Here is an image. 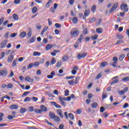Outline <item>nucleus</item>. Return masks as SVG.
<instances>
[{"mask_svg":"<svg viewBox=\"0 0 129 129\" xmlns=\"http://www.w3.org/2000/svg\"><path fill=\"white\" fill-rule=\"evenodd\" d=\"M70 34L72 38H76L79 35V30L77 28H73L71 30Z\"/></svg>","mask_w":129,"mask_h":129,"instance_id":"nucleus-1","label":"nucleus"},{"mask_svg":"<svg viewBox=\"0 0 129 129\" xmlns=\"http://www.w3.org/2000/svg\"><path fill=\"white\" fill-rule=\"evenodd\" d=\"M117 61H118L117 57H113V62H111L110 63V64L111 65V66H112V67H114V68H116V67H118V68H120V66L117 67Z\"/></svg>","mask_w":129,"mask_h":129,"instance_id":"nucleus-2","label":"nucleus"},{"mask_svg":"<svg viewBox=\"0 0 129 129\" xmlns=\"http://www.w3.org/2000/svg\"><path fill=\"white\" fill-rule=\"evenodd\" d=\"M120 8L124 13H127L128 12V8H127V5L126 4H122L120 6Z\"/></svg>","mask_w":129,"mask_h":129,"instance_id":"nucleus-3","label":"nucleus"},{"mask_svg":"<svg viewBox=\"0 0 129 129\" xmlns=\"http://www.w3.org/2000/svg\"><path fill=\"white\" fill-rule=\"evenodd\" d=\"M87 55V53L86 52H80L78 54L77 58L78 59V60H80V59L82 58H85Z\"/></svg>","mask_w":129,"mask_h":129,"instance_id":"nucleus-4","label":"nucleus"},{"mask_svg":"<svg viewBox=\"0 0 129 129\" xmlns=\"http://www.w3.org/2000/svg\"><path fill=\"white\" fill-rule=\"evenodd\" d=\"M117 7H118V3H115L112 7V8L109 10V12L110 14H111L112 12H114V11H116V9H117Z\"/></svg>","mask_w":129,"mask_h":129,"instance_id":"nucleus-5","label":"nucleus"},{"mask_svg":"<svg viewBox=\"0 0 129 129\" xmlns=\"http://www.w3.org/2000/svg\"><path fill=\"white\" fill-rule=\"evenodd\" d=\"M0 75L4 76V77L8 75V70L7 69H4L0 71Z\"/></svg>","mask_w":129,"mask_h":129,"instance_id":"nucleus-6","label":"nucleus"},{"mask_svg":"<svg viewBox=\"0 0 129 129\" xmlns=\"http://www.w3.org/2000/svg\"><path fill=\"white\" fill-rule=\"evenodd\" d=\"M50 103H51L52 105H53V106H54L56 108H62V106H61V105H59L58 104H57V103L54 101H51L50 102Z\"/></svg>","mask_w":129,"mask_h":129,"instance_id":"nucleus-7","label":"nucleus"},{"mask_svg":"<svg viewBox=\"0 0 129 129\" xmlns=\"http://www.w3.org/2000/svg\"><path fill=\"white\" fill-rule=\"evenodd\" d=\"M56 113L58 115H59L60 118H63V111L61 109H57L56 110Z\"/></svg>","mask_w":129,"mask_h":129,"instance_id":"nucleus-8","label":"nucleus"},{"mask_svg":"<svg viewBox=\"0 0 129 129\" xmlns=\"http://www.w3.org/2000/svg\"><path fill=\"white\" fill-rule=\"evenodd\" d=\"M25 81H27V82H29V83H32L34 82V79H31L29 76L26 77L25 78Z\"/></svg>","mask_w":129,"mask_h":129,"instance_id":"nucleus-9","label":"nucleus"},{"mask_svg":"<svg viewBox=\"0 0 129 129\" xmlns=\"http://www.w3.org/2000/svg\"><path fill=\"white\" fill-rule=\"evenodd\" d=\"M13 60H14V55H13V54H10L7 59V62H8V63H11L12 62Z\"/></svg>","mask_w":129,"mask_h":129,"instance_id":"nucleus-10","label":"nucleus"},{"mask_svg":"<svg viewBox=\"0 0 129 129\" xmlns=\"http://www.w3.org/2000/svg\"><path fill=\"white\" fill-rule=\"evenodd\" d=\"M7 43H8V40H4L1 43V48L2 49H3V48H5L6 47V45H7Z\"/></svg>","mask_w":129,"mask_h":129,"instance_id":"nucleus-11","label":"nucleus"},{"mask_svg":"<svg viewBox=\"0 0 129 129\" xmlns=\"http://www.w3.org/2000/svg\"><path fill=\"white\" fill-rule=\"evenodd\" d=\"M36 40V37L35 36H33L31 37V38L28 41H27V43L28 44H31V43H34V42H35Z\"/></svg>","mask_w":129,"mask_h":129,"instance_id":"nucleus-12","label":"nucleus"},{"mask_svg":"<svg viewBox=\"0 0 129 129\" xmlns=\"http://www.w3.org/2000/svg\"><path fill=\"white\" fill-rule=\"evenodd\" d=\"M17 62H18V59L15 58L12 63V66L13 68H15V67H17Z\"/></svg>","mask_w":129,"mask_h":129,"instance_id":"nucleus-13","label":"nucleus"},{"mask_svg":"<svg viewBox=\"0 0 129 129\" xmlns=\"http://www.w3.org/2000/svg\"><path fill=\"white\" fill-rule=\"evenodd\" d=\"M40 108H41V110H42V112H43V111H44L45 112H46V111L48 110L47 107L43 105L40 106Z\"/></svg>","mask_w":129,"mask_h":129,"instance_id":"nucleus-14","label":"nucleus"},{"mask_svg":"<svg viewBox=\"0 0 129 129\" xmlns=\"http://www.w3.org/2000/svg\"><path fill=\"white\" fill-rule=\"evenodd\" d=\"M52 48H53V45L50 44H48L45 47V49L46 50V51H48V50H50Z\"/></svg>","mask_w":129,"mask_h":129,"instance_id":"nucleus-15","label":"nucleus"},{"mask_svg":"<svg viewBox=\"0 0 129 129\" xmlns=\"http://www.w3.org/2000/svg\"><path fill=\"white\" fill-rule=\"evenodd\" d=\"M98 38V35L97 34H95L94 35H92V36H91V39L93 41H95V40H97Z\"/></svg>","mask_w":129,"mask_h":129,"instance_id":"nucleus-16","label":"nucleus"},{"mask_svg":"<svg viewBox=\"0 0 129 129\" xmlns=\"http://www.w3.org/2000/svg\"><path fill=\"white\" fill-rule=\"evenodd\" d=\"M49 115L51 119H53L55 116H56V115H55V113H53L52 112H49Z\"/></svg>","mask_w":129,"mask_h":129,"instance_id":"nucleus-17","label":"nucleus"},{"mask_svg":"<svg viewBox=\"0 0 129 129\" xmlns=\"http://www.w3.org/2000/svg\"><path fill=\"white\" fill-rule=\"evenodd\" d=\"M90 14V10L89 9H86L84 12V16H85V17H88V16H89Z\"/></svg>","mask_w":129,"mask_h":129,"instance_id":"nucleus-18","label":"nucleus"},{"mask_svg":"<svg viewBox=\"0 0 129 129\" xmlns=\"http://www.w3.org/2000/svg\"><path fill=\"white\" fill-rule=\"evenodd\" d=\"M53 119L55 122H59L60 121V117L58 116H55Z\"/></svg>","mask_w":129,"mask_h":129,"instance_id":"nucleus-19","label":"nucleus"},{"mask_svg":"<svg viewBox=\"0 0 129 129\" xmlns=\"http://www.w3.org/2000/svg\"><path fill=\"white\" fill-rule=\"evenodd\" d=\"M13 18L15 21H18L19 20V16L16 14H13Z\"/></svg>","mask_w":129,"mask_h":129,"instance_id":"nucleus-20","label":"nucleus"},{"mask_svg":"<svg viewBox=\"0 0 129 129\" xmlns=\"http://www.w3.org/2000/svg\"><path fill=\"white\" fill-rule=\"evenodd\" d=\"M26 35H27L26 32H22L20 33L19 36L20 38H25V37H26Z\"/></svg>","mask_w":129,"mask_h":129,"instance_id":"nucleus-21","label":"nucleus"},{"mask_svg":"<svg viewBox=\"0 0 129 129\" xmlns=\"http://www.w3.org/2000/svg\"><path fill=\"white\" fill-rule=\"evenodd\" d=\"M96 33H97V34H101V33H102V28H97L96 29Z\"/></svg>","mask_w":129,"mask_h":129,"instance_id":"nucleus-22","label":"nucleus"},{"mask_svg":"<svg viewBox=\"0 0 129 129\" xmlns=\"http://www.w3.org/2000/svg\"><path fill=\"white\" fill-rule=\"evenodd\" d=\"M18 105H12L10 106V109H18Z\"/></svg>","mask_w":129,"mask_h":129,"instance_id":"nucleus-23","label":"nucleus"},{"mask_svg":"<svg viewBox=\"0 0 129 129\" xmlns=\"http://www.w3.org/2000/svg\"><path fill=\"white\" fill-rule=\"evenodd\" d=\"M56 63V59L54 57H52L51 62H50V66L51 65H54Z\"/></svg>","mask_w":129,"mask_h":129,"instance_id":"nucleus-24","label":"nucleus"},{"mask_svg":"<svg viewBox=\"0 0 129 129\" xmlns=\"http://www.w3.org/2000/svg\"><path fill=\"white\" fill-rule=\"evenodd\" d=\"M125 57V55L123 54H121L119 55V60H120V61H122V60H123V58Z\"/></svg>","mask_w":129,"mask_h":129,"instance_id":"nucleus-25","label":"nucleus"},{"mask_svg":"<svg viewBox=\"0 0 129 129\" xmlns=\"http://www.w3.org/2000/svg\"><path fill=\"white\" fill-rule=\"evenodd\" d=\"M95 21H96V19L95 18V17H92V18H90L89 19V22H90V23H94Z\"/></svg>","mask_w":129,"mask_h":129,"instance_id":"nucleus-26","label":"nucleus"},{"mask_svg":"<svg viewBox=\"0 0 129 129\" xmlns=\"http://www.w3.org/2000/svg\"><path fill=\"white\" fill-rule=\"evenodd\" d=\"M69 59V57L67 55H64L62 57V61L63 62H65L66 61H67Z\"/></svg>","mask_w":129,"mask_h":129,"instance_id":"nucleus-27","label":"nucleus"},{"mask_svg":"<svg viewBox=\"0 0 129 129\" xmlns=\"http://www.w3.org/2000/svg\"><path fill=\"white\" fill-rule=\"evenodd\" d=\"M52 0H50L47 2L45 5L46 8H49L51 6V4H52Z\"/></svg>","mask_w":129,"mask_h":129,"instance_id":"nucleus-28","label":"nucleus"},{"mask_svg":"<svg viewBox=\"0 0 129 129\" xmlns=\"http://www.w3.org/2000/svg\"><path fill=\"white\" fill-rule=\"evenodd\" d=\"M72 21L74 24H77V22H78V18L75 17L72 19Z\"/></svg>","mask_w":129,"mask_h":129,"instance_id":"nucleus-29","label":"nucleus"},{"mask_svg":"<svg viewBox=\"0 0 129 129\" xmlns=\"http://www.w3.org/2000/svg\"><path fill=\"white\" fill-rule=\"evenodd\" d=\"M82 109L80 108L79 109H77L75 112V113H76V114H80V113H81V112H82Z\"/></svg>","mask_w":129,"mask_h":129,"instance_id":"nucleus-30","label":"nucleus"},{"mask_svg":"<svg viewBox=\"0 0 129 129\" xmlns=\"http://www.w3.org/2000/svg\"><path fill=\"white\" fill-rule=\"evenodd\" d=\"M97 105H98L97 103L95 102V103H92L91 105V107H92V108H96V107H97Z\"/></svg>","mask_w":129,"mask_h":129,"instance_id":"nucleus-31","label":"nucleus"},{"mask_svg":"<svg viewBox=\"0 0 129 129\" xmlns=\"http://www.w3.org/2000/svg\"><path fill=\"white\" fill-rule=\"evenodd\" d=\"M28 37L29 39L31 37H32V29L31 28H29V31L27 33Z\"/></svg>","mask_w":129,"mask_h":129,"instance_id":"nucleus-32","label":"nucleus"},{"mask_svg":"<svg viewBox=\"0 0 129 129\" xmlns=\"http://www.w3.org/2000/svg\"><path fill=\"white\" fill-rule=\"evenodd\" d=\"M37 11H38V8H37V7H33L32 9L33 14H36V13H37Z\"/></svg>","mask_w":129,"mask_h":129,"instance_id":"nucleus-33","label":"nucleus"},{"mask_svg":"<svg viewBox=\"0 0 129 129\" xmlns=\"http://www.w3.org/2000/svg\"><path fill=\"white\" fill-rule=\"evenodd\" d=\"M34 111L36 112V113H42V110L39 109H34Z\"/></svg>","mask_w":129,"mask_h":129,"instance_id":"nucleus-34","label":"nucleus"},{"mask_svg":"<svg viewBox=\"0 0 129 129\" xmlns=\"http://www.w3.org/2000/svg\"><path fill=\"white\" fill-rule=\"evenodd\" d=\"M124 42V40H117L115 45H119V44H122Z\"/></svg>","mask_w":129,"mask_h":129,"instance_id":"nucleus-35","label":"nucleus"},{"mask_svg":"<svg viewBox=\"0 0 129 129\" xmlns=\"http://www.w3.org/2000/svg\"><path fill=\"white\" fill-rule=\"evenodd\" d=\"M59 101H67L66 98L63 97H60L58 98Z\"/></svg>","mask_w":129,"mask_h":129,"instance_id":"nucleus-36","label":"nucleus"},{"mask_svg":"<svg viewBox=\"0 0 129 129\" xmlns=\"http://www.w3.org/2000/svg\"><path fill=\"white\" fill-rule=\"evenodd\" d=\"M69 117L70 118V119H74V115H73V114H72V113H69Z\"/></svg>","mask_w":129,"mask_h":129,"instance_id":"nucleus-37","label":"nucleus"},{"mask_svg":"<svg viewBox=\"0 0 129 129\" xmlns=\"http://www.w3.org/2000/svg\"><path fill=\"white\" fill-rule=\"evenodd\" d=\"M28 111H29V112H32V111H34V107L30 106L28 108Z\"/></svg>","mask_w":129,"mask_h":129,"instance_id":"nucleus-38","label":"nucleus"},{"mask_svg":"<svg viewBox=\"0 0 129 129\" xmlns=\"http://www.w3.org/2000/svg\"><path fill=\"white\" fill-rule=\"evenodd\" d=\"M41 53L37 52V51H34L33 52V56H40Z\"/></svg>","mask_w":129,"mask_h":129,"instance_id":"nucleus-39","label":"nucleus"},{"mask_svg":"<svg viewBox=\"0 0 129 129\" xmlns=\"http://www.w3.org/2000/svg\"><path fill=\"white\" fill-rule=\"evenodd\" d=\"M88 29L86 28L83 31V33L84 35H87V34H88Z\"/></svg>","mask_w":129,"mask_h":129,"instance_id":"nucleus-40","label":"nucleus"},{"mask_svg":"<svg viewBox=\"0 0 129 129\" xmlns=\"http://www.w3.org/2000/svg\"><path fill=\"white\" fill-rule=\"evenodd\" d=\"M26 111H27V109H26V108H22L20 109L21 113H24L26 112Z\"/></svg>","mask_w":129,"mask_h":129,"instance_id":"nucleus-41","label":"nucleus"},{"mask_svg":"<svg viewBox=\"0 0 129 129\" xmlns=\"http://www.w3.org/2000/svg\"><path fill=\"white\" fill-rule=\"evenodd\" d=\"M16 117V115H14L13 116L9 115L8 116V119H13Z\"/></svg>","mask_w":129,"mask_h":129,"instance_id":"nucleus-42","label":"nucleus"},{"mask_svg":"<svg viewBox=\"0 0 129 129\" xmlns=\"http://www.w3.org/2000/svg\"><path fill=\"white\" fill-rule=\"evenodd\" d=\"M33 66H34V63H29V65L27 66V69L28 70L31 69V68H32Z\"/></svg>","mask_w":129,"mask_h":129,"instance_id":"nucleus-43","label":"nucleus"},{"mask_svg":"<svg viewBox=\"0 0 129 129\" xmlns=\"http://www.w3.org/2000/svg\"><path fill=\"white\" fill-rule=\"evenodd\" d=\"M122 81H124V82L126 81H129V77H126L122 79Z\"/></svg>","mask_w":129,"mask_h":129,"instance_id":"nucleus-44","label":"nucleus"},{"mask_svg":"<svg viewBox=\"0 0 129 129\" xmlns=\"http://www.w3.org/2000/svg\"><path fill=\"white\" fill-rule=\"evenodd\" d=\"M106 65H107V62L106 61H104L101 63V66L102 67H105V66H106Z\"/></svg>","mask_w":129,"mask_h":129,"instance_id":"nucleus-45","label":"nucleus"},{"mask_svg":"<svg viewBox=\"0 0 129 129\" xmlns=\"http://www.w3.org/2000/svg\"><path fill=\"white\" fill-rule=\"evenodd\" d=\"M30 93V92L28 91V92H24L22 96V97H25V96H27L28 95V94H29Z\"/></svg>","mask_w":129,"mask_h":129,"instance_id":"nucleus-46","label":"nucleus"},{"mask_svg":"<svg viewBox=\"0 0 129 129\" xmlns=\"http://www.w3.org/2000/svg\"><path fill=\"white\" fill-rule=\"evenodd\" d=\"M108 115H109V114H108L107 112H106L103 113V116H104L105 118H106V117H108Z\"/></svg>","mask_w":129,"mask_h":129,"instance_id":"nucleus-47","label":"nucleus"},{"mask_svg":"<svg viewBox=\"0 0 129 129\" xmlns=\"http://www.w3.org/2000/svg\"><path fill=\"white\" fill-rule=\"evenodd\" d=\"M118 94H119V95H123V94L125 93V91L120 90V91H118Z\"/></svg>","mask_w":129,"mask_h":129,"instance_id":"nucleus-48","label":"nucleus"},{"mask_svg":"<svg viewBox=\"0 0 129 129\" xmlns=\"http://www.w3.org/2000/svg\"><path fill=\"white\" fill-rule=\"evenodd\" d=\"M106 97H107V94L106 93H103L102 95V99H105V98H106Z\"/></svg>","mask_w":129,"mask_h":129,"instance_id":"nucleus-49","label":"nucleus"},{"mask_svg":"<svg viewBox=\"0 0 129 129\" xmlns=\"http://www.w3.org/2000/svg\"><path fill=\"white\" fill-rule=\"evenodd\" d=\"M31 100V98L27 97H26L24 100V102H27V101H30Z\"/></svg>","mask_w":129,"mask_h":129,"instance_id":"nucleus-50","label":"nucleus"},{"mask_svg":"<svg viewBox=\"0 0 129 129\" xmlns=\"http://www.w3.org/2000/svg\"><path fill=\"white\" fill-rule=\"evenodd\" d=\"M117 39H119L120 40H121L123 39V36L121 35V34L117 35Z\"/></svg>","mask_w":129,"mask_h":129,"instance_id":"nucleus-51","label":"nucleus"},{"mask_svg":"<svg viewBox=\"0 0 129 129\" xmlns=\"http://www.w3.org/2000/svg\"><path fill=\"white\" fill-rule=\"evenodd\" d=\"M91 10H92L93 13H94V12H95V11L96 10V6H95V5H93L92 7Z\"/></svg>","mask_w":129,"mask_h":129,"instance_id":"nucleus-52","label":"nucleus"},{"mask_svg":"<svg viewBox=\"0 0 129 129\" xmlns=\"http://www.w3.org/2000/svg\"><path fill=\"white\" fill-rule=\"evenodd\" d=\"M68 83L70 85H74V80L69 81Z\"/></svg>","mask_w":129,"mask_h":129,"instance_id":"nucleus-53","label":"nucleus"},{"mask_svg":"<svg viewBox=\"0 0 129 129\" xmlns=\"http://www.w3.org/2000/svg\"><path fill=\"white\" fill-rule=\"evenodd\" d=\"M17 35H18L17 33H14L11 34V35L10 36V38H15V37H16V36H17Z\"/></svg>","mask_w":129,"mask_h":129,"instance_id":"nucleus-54","label":"nucleus"},{"mask_svg":"<svg viewBox=\"0 0 129 129\" xmlns=\"http://www.w3.org/2000/svg\"><path fill=\"white\" fill-rule=\"evenodd\" d=\"M7 88H13V84H7Z\"/></svg>","mask_w":129,"mask_h":129,"instance_id":"nucleus-55","label":"nucleus"},{"mask_svg":"<svg viewBox=\"0 0 129 129\" xmlns=\"http://www.w3.org/2000/svg\"><path fill=\"white\" fill-rule=\"evenodd\" d=\"M119 80L116 79V80H113L111 83V85H112V84H114V83H116L117 82H118Z\"/></svg>","mask_w":129,"mask_h":129,"instance_id":"nucleus-56","label":"nucleus"},{"mask_svg":"<svg viewBox=\"0 0 129 129\" xmlns=\"http://www.w3.org/2000/svg\"><path fill=\"white\" fill-rule=\"evenodd\" d=\"M14 3L15 5H19V4H20V3H21V1L20 0H15Z\"/></svg>","mask_w":129,"mask_h":129,"instance_id":"nucleus-57","label":"nucleus"},{"mask_svg":"<svg viewBox=\"0 0 129 129\" xmlns=\"http://www.w3.org/2000/svg\"><path fill=\"white\" fill-rule=\"evenodd\" d=\"M55 27L56 28H61V24H59V23H56L55 25H54Z\"/></svg>","mask_w":129,"mask_h":129,"instance_id":"nucleus-58","label":"nucleus"},{"mask_svg":"<svg viewBox=\"0 0 129 129\" xmlns=\"http://www.w3.org/2000/svg\"><path fill=\"white\" fill-rule=\"evenodd\" d=\"M43 44H47L48 43V39L45 38L43 40Z\"/></svg>","mask_w":129,"mask_h":129,"instance_id":"nucleus-59","label":"nucleus"},{"mask_svg":"<svg viewBox=\"0 0 129 129\" xmlns=\"http://www.w3.org/2000/svg\"><path fill=\"white\" fill-rule=\"evenodd\" d=\"M102 21V19H99L97 22H96V23L98 25H100V23H101V21Z\"/></svg>","mask_w":129,"mask_h":129,"instance_id":"nucleus-60","label":"nucleus"},{"mask_svg":"<svg viewBox=\"0 0 129 129\" xmlns=\"http://www.w3.org/2000/svg\"><path fill=\"white\" fill-rule=\"evenodd\" d=\"M100 112H103V111H105V108L104 107H101L100 108Z\"/></svg>","mask_w":129,"mask_h":129,"instance_id":"nucleus-61","label":"nucleus"},{"mask_svg":"<svg viewBox=\"0 0 129 129\" xmlns=\"http://www.w3.org/2000/svg\"><path fill=\"white\" fill-rule=\"evenodd\" d=\"M32 100H33V101H38V98L36 97H32L31 98Z\"/></svg>","mask_w":129,"mask_h":129,"instance_id":"nucleus-62","label":"nucleus"},{"mask_svg":"<svg viewBox=\"0 0 129 129\" xmlns=\"http://www.w3.org/2000/svg\"><path fill=\"white\" fill-rule=\"evenodd\" d=\"M101 73H99L97 77H96L95 79H99V78H100V77H101Z\"/></svg>","mask_w":129,"mask_h":129,"instance_id":"nucleus-63","label":"nucleus"},{"mask_svg":"<svg viewBox=\"0 0 129 129\" xmlns=\"http://www.w3.org/2000/svg\"><path fill=\"white\" fill-rule=\"evenodd\" d=\"M58 128L59 129H64V125L63 124H60Z\"/></svg>","mask_w":129,"mask_h":129,"instance_id":"nucleus-64","label":"nucleus"}]
</instances>
